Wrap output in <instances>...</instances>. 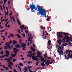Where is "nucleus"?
<instances>
[{
  "label": "nucleus",
  "instance_id": "obj_1",
  "mask_svg": "<svg viewBox=\"0 0 72 72\" xmlns=\"http://www.w3.org/2000/svg\"><path fill=\"white\" fill-rule=\"evenodd\" d=\"M37 8L39 14H40L41 15H44V16L45 18L47 17L46 15V11L45 10H44V11H43V8H40V6L37 5Z\"/></svg>",
  "mask_w": 72,
  "mask_h": 72
},
{
  "label": "nucleus",
  "instance_id": "obj_2",
  "mask_svg": "<svg viewBox=\"0 0 72 72\" xmlns=\"http://www.w3.org/2000/svg\"><path fill=\"white\" fill-rule=\"evenodd\" d=\"M29 9H32V10H37V7H36L35 4H30L29 6Z\"/></svg>",
  "mask_w": 72,
  "mask_h": 72
},
{
  "label": "nucleus",
  "instance_id": "obj_3",
  "mask_svg": "<svg viewBox=\"0 0 72 72\" xmlns=\"http://www.w3.org/2000/svg\"><path fill=\"white\" fill-rule=\"evenodd\" d=\"M66 42H70V41H69V39H71V38L69 37L68 36H65L64 37V38H63V39L62 40H63L64 42L66 41L65 40H66Z\"/></svg>",
  "mask_w": 72,
  "mask_h": 72
},
{
  "label": "nucleus",
  "instance_id": "obj_4",
  "mask_svg": "<svg viewBox=\"0 0 72 72\" xmlns=\"http://www.w3.org/2000/svg\"><path fill=\"white\" fill-rule=\"evenodd\" d=\"M62 32H57V35L58 36H59L60 38H63V35L60 34L61 33H62Z\"/></svg>",
  "mask_w": 72,
  "mask_h": 72
},
{
  "label": "nucleus",
  "instance_id": "obj_5",
  "mask_svg": "<svg viewBox=\"0 0 72 72\" xmlns=\"http://www.w3.org/2000/svg\"><path fill=\"white\" fill-rule=\"evenodd\" d=\"M5 53H6V57H7V58H8L9 57V56H8V55H9V51L8 50H7L5 52Z\"/></svg>",
  "mask_w": 72,
  "mask_h": 72
},
{
  "label": "nucleus",
  "instance_id": "obj_6",
  "mask_svg": "<svg viewBox=\"0 0 72 72\" xmlns=\"http://www.w3.org/2000/svg\"><path fill=\"white\" fill-rule=\"evenodd\" d=\"M36 56H34V58H32V59L34 60H36L37 62H38V60H39V59L38 58L36 57Z\"/></svg>",
  "mask_w": 72,
  "mask_h": 72
},
{
  "label": "nucleus",
  "instance_id": "obj_7",
  "mask_svg": "<svg viewBox=\"0 0 72 72\" xmlns=\"http://www.w3.org/2000/svg\"><path fill=\"white\" fill-rule=\"evenodd\" d=\"M17 21L18 22V24H19V26H21V22H20V21L18 19L17 17Z\"/></svg>",
  "mask_w": 72,
  "mask_h": 72
},
{
  "label": "nucleus",
  "instance_id": "obj_8",
  "mask_svg": "<svg viewBox=\"0 0 72 72\" xmlns=\"http://www.w3.org/2000/svg\"><path fill=\"white\" fill-rule=\"evenodd\" d=\"M12 42L13 43V45H16V44H17L18 43V42L15 41V40H14Z\"/></svg>",
  "mask_w": 72,
  "mask_h": 72
},
{
  "label": "nucleus",
  "instance_id": "obj_9",
  "mask_svg": "<svg viewBox=\"0 0 72 72\" xmlns=\"http://www.w3.org/2000/svg\"><path fill=\"white\" fill-rule=\"evenodd\" d=\"M30 49H32L31 50V51H33V52H35V50L33 49V48L32 47H31Z\"/></svg>",
  "mask_w": 72,
  "mask_h": 72
},
{
  "label": "nucleus",
  "instance_id": "obj_10",
  "mask_svg": "<svg viewBox=\"0 0 72 72\" xmlns=\"http://www.w3.org/2000/svg\"><path fill=\"white\" fill-rule=\"evenodd\" d=\"M21 48H22V50H26V46H21Z\"/></svg>",
  "mask_w": 72,
  "mask_h": 72
},
{
  "label": "nucleus",
  "instance_id": "obj_11",
  "mask_svg": "<svg viewBox=\"0 0 72 72\" xmlns=\"http://www.w3.org/2000/svg\"><path fill=\"white\" fill-rule=\"evenodd\" d=\"M58 40H59V41L57 40L58 43H59V42H63V41H62L61 39H59V38H58Z\"/></svg>",
  "mask_w": 72,
  "mask_h": 72
},
{
  "label": "nucleus",
  "instance_id": "obj_12",
  "mask_svg": "<svg viewBox=\"0 0 72 72\" xmlns=\"http://www.w3.org/2000/svg\"><path fill=\"white\" fill-rule=\"evenodd\" d=\"M19 66H20L21 67H23L24 65L22 64V62H20L19 64Z\"/></svg>",
  "mask_w": 72,
  "mask_h": 72
},
{
  "label": "nucleus",
  "instance_id": "obj_13",
  "mask_svg": "<svg viewBox=\"0 0 72 72\" xmlns=\"http://www.w3.org/2000/svg\"><path fill=\"white\" fill-rule=\"evenodd\" d=\"M20 44H21L22 46H26V44H24V43H21Z\"/></svg>",
  "mask_w": 72,
  "mask_h": 72
},
{
  "label": "nucleus",
  "instance_id": "obj_14",
  "mask_svg": "<svg viewBox=\"0 0 72 72\" xmlns=\"http://www.w3.org/2000/svg\"><path fill=\"white\" fill-rule=\"evenodd\" d=\"M50 43H51V41L50 40H49V41H48V44L47 45L49 46V45H50Z\"/></svg>",
  "mask_w": 72,
  "mask_h": 72
},
{
  "label": "nucleus",
  "instance_id": "obj_15",
  "mask_svg": "<svg viewBox=\"0 0 72 72\" xmlns=\"http://www.w3.org/2000/svg\"><path fill=\"white\" fill-rule=\"evenodd\" d=\"M11 57H16V54H12L11 55Z\"/></svg>",
  "mask_w": 72,
  "mask_h": 72
},
{
  "label": "nucleus",
  "instance_id": "obj_16",
  "mask_svg": "<svg viewBox=\"0 0 72 72\" xmlns=\"http://www.w3.org/2000/svg\"><path fill=\"white\" fill-rule=\"evenodd\" d=\"M9 62L8 64H10V65H11V66H13V65H14V64H13V63H12V62Z\"/></svg>",
  "mask_w": 72,
  "mask_h": 72
},
{
  "label": "nucleus",
  "instance_id": "obj_17",
  "mask_svg": "<svg viewBox=\"0 0 72 72\" xmlns=\"http://www.w3.org/2000/svg\"><path fill=\"white\" fill-rule=\"evenodd\" d=\"M58 54L59 55H62H62H63V54H64L63 53V51H61V52H60L58 53Z\"/></svg>",
  "mask_w": 72,
  "mask_h": 72
},
{
  "label": "nucleus",
  "instance_id": "obj_18",
  "mask_svg": "<svg viewBox=\"0 0 72 72\" xmlns=\"http://www.w3.org/2000/svg\"><path fill=\"white\" fill-rule=\"evenodd\" d=\"M44 59H43V60H41V62H44V63H46V60H45L46 59H45V58H44Z\"/></svg>",
  "mask_w": 72,
  "mask_h": 72
},
{
  "label": "nucleus",
  "instance_id": "obj_19",
  "mask_svg": "<svg viewBox=\"0 0 72 72\" xmlns=\"http://www.w3.org/2000/svg\"><path fill=\"white\" fill-rule=\"evenodd\" d=\"M28 57H29L30 58H31V57H32V59L33 58H34V56H33L32 55H30L29 54H28Z\"/></svg>",
  "mask_w": 72,
  "mask_h": 72
},
{
  "label": "nucleus",
  "instance_id": "obj_20",
  "mask_svg": "<svg viewBox=\"0 0 72 72\" xmlns=\"http://www.w3.org/2000/svg\"><path fill=\"white\" fill-rule=\"evenodd\" d=\"M58 50L57 51V52L58 53H59L61 52V50H60V49L59 48H58Z\"/></svg>",
  "mask_w": 72,
  "mask_h": 72
},
{
  "label": "nucleus",
  "instance_id": "obj_21",
  "mask_svg": "<svg viewBox=\"0 0 72 72\" xmlns=\"http://www.w3.org/2000/svg\"><path fill=\"white\" fill-rule=\"evenodd\" d=\"M69 50H66L65 52L66 54H68V53H69Z\"/></svg>",
  "mask_w": 72,
  "mask_h": 72
},
{
  "label": "nucleus",
  "instance_id": "obj_22",
  "mask_svg": "<svg viewBox=\"0 0 72 72\" xmlns=\"http://www.w3.org/2000/svg\"><path fill=\"white\" fill-rule=\"evenodd\" d=\"M38 55H42V53H40L39 52H38L37 53V54H38Z\"/></svg>",
  "mask_w": 72,
  "mask_h": 72
},
{
  "label": "nucleus",
  "instance_id": "obj_23",
  "mask_svg": "<svg viewBox=\"0 0 72 72\" xmlns=\"http://www.w3.org/2000/svg\"><path fill=\"white\" fill-rule=\"evenodd\" d=\"M68 33H64V35H63V36H68Z\"/></svg>",
  "mask_w": 72,
  "mask_h": 72
},
{
  "label": "nucleus",
  "instance_id": "obj_24",
  "mask_svg": "<svg viewBox=\"0 0 72 72\" xmlns=\"http://www.w3.org/2000/svg\"><path fill=\"white\" fill-rule=\"evenodd\" d=\"M37 58H42V56L37 55Z\"/></svg>",
  "mask_w": 72,
  "mask_h": 72
},
{
  "label": "nucleus",
  "instance_id": "obj_25",
  "mask_svg": "<svg viewBox=\"0 0 72 72\" xmlns=\"http://www.w3.org/2000/svg\"><path fill=\"white\" fill-rule=\"evenodd\" d=\"M45 33H46V35H47V36H48V35H49V33H47V31H45Z\"/></svg>",
  "mask_w": 72,
  "mask_h": 72
},
{
  "label": "nucleus",
  "instance_id": "obj_26",
  "mask_svg": "<svg viewBox=\"0 0 72 72\" xmlns=\"http://www.w3.org/2000/svg\"><path fill=\"white\" fill-rule=\"evenodd\" d=\"M0 66H2L4 68V69H6V67L2 65H0Z\"/></svg>",
  "mask_w": 72,
  "mask_h": 72
},
{
  "label": "nucleus",
  "instance_id": "obj_27",
  "mask_svg": "<svg viewBox=\"0 0 72 72\" xmlns=\"http://www.w3.org/2000/svg\"><path fill=\"white\" fill-rule=\"evenodd\" d=\"M5 14L6 15H7V14H8L7 16H8V14H9V12H8V11L7 12V13H6V12H5Z\"/></svg>",
  "mask_w": 72,
  "mask_h": 72
},
{
  "label": "nucleus",
  "instance_id": "obj_28",
  "mask_svg": "<svg viewBox=\"0 0 72 72\" xmlns=\"http://www.w3.org/2000/svg\"><path fill=\"white\" fill-rule=\"evenodd\" d=\"M8 4H10V9H12V8H11V6H10V1H9L8 2Z\"/></svg>",
  "mask_w": 72,
  "mask_h": 72
},
{
  "label": "nucleus",
  "instance_id": "obj_29",
  "mask_svg": "<svg viewBox=\"0 0 72 72\" xmlns=\"http://www.w3.org/2000/svg\"><path fill=\"white\" fill-rule=\"evenodd\" d=\"M5 39H6L5 37L4 36L3 38V41H5Z\"/></svg>",
  "mask_w": 72,
  "mask_h": 72
},
{
  "label": "nucleus",
  "instance_id": "obj_30",
  "mask_svg": "<svg viewBox=\"0 0 72 72\" xmlns=\"http://www.w3.org/2000/svg\"><path fill=\"white\" fill-rule=\"evenodd\" d=\"M43 37H44V36H45V32L44 31V30L43 31Z\"/></svg>",
  "mask_w": 72,
  "mask_h": 72
},
{
  "label": "nucleus",
  "instance_id": "obj_31",
  "mask_svg": "<svg viewBox=\"0 0 72 72\" xmlns=\"http://www.w3.org/2000/svg\"><path fill=\"white\" fill-rule=\"evenodd\" d=\"M10 36H11V37H12L13 38L14 37V35H13L12 34H11L10 35Z\"/></svg>",
  "mask_w": 72,
  "mask_h": 72
},
{
  "label": "nucleus",
  "instance_id": "obj_32",
  "mask_svg": "<svg viewBox=\"0 0 72 72\" xmlns=\"http://www.w3.org/2000/svg\"><path fill=\"white\" fill-rule=\"evenodd\" d=\"M14 53H15V54H17V52L16 51H14Z\"/></svg>",
  "mask_w": 72,
  "mask_h": 72
},
{
  "label": "nucleus",
  "instance_id": "obj_33",
  "mask_svg": "<svg viewBox=\"0 0 72 72\" xmlns=\"http://www.w3.org/2000/svg\"><path fill=\"white\" fill-rule=\"evenodd\" d=\"M12 13H10L9 15V16H10V17H11L12 15V14H13V12H12Z\"/></svg>",
  "mask_w": 72,
  "mask_h": 72
},
{
  "label": "nucleus",
  "instance_id": "obj_34",
  "mask_svg": "<svg viewBox=\"0 0 72 72\" xmlns=\"http://www.w3.org/2000/svg\"><path fill=\"white\" fill-rule=\"evenodd\" d=\"M8 67H9V68H10V69H12V66H10V65H8Z\"/></svg>",
  "mask_w": 72,
  "mask_h": 72
},
{
  "label": "nucleus",
  "instance_id": "obj_35",
  "mask_svg": "<svg viewBox=\"0 0 72 72\" xmlns=\"http://www.w3.org/2000/svg\"><path fill=\"white\" fill-rule=\"evenodd\" d=\"M7 1H8V0H4V4L5 5V3H6Z\"/></svg>",
  "mask_w": 72,
  "mask_h": 72
},
{
  "label": "nucleus",
  "instance_id": "obj_36",
  "mask_svg": "<svg viewBox=\"0 0 72 72\" xmlns=\"http://www.w3.org/2000/svg\"><path fill=\"white\" fill-rule=\"evenodd\" d=\"M9 61H10V62H11L12 61V60H11V59H10V58H8V60L7 61V62H9Z\"/></svg>",
  "mask_w": 72,
  "mask_h": 72
},
{
  "label": "nucleus",
  "instance_id": "obj_37",
  "mask_svg": "<svg viewBox=\"0 0 72 72\" xmlns=\"http://www.w3.org/2000/svg\"><path fill=\"white\" fill-rule=\"evenodd\" d=\"M22 40H21V39H20V41L19 42V44H21L22 43Z\"/></svg>",
  "mask_w": 72,
  "mask_h": 72
},
{
  "label": "nucleus",
  "instance_id": "obj_38",
  "mask_svg": "<svg viewBox=\"0 0 72 72\" xmlns=\"http://www.w3.org/2000/svg\"><path fill=\"white\" fill-rule=\"evenodd\" d=\"M46 61H47V62H46L45 63V64L47 65V64H48V62H49V60H47Z\"/></svg>",
  "mask_w": 72,
  "mask_h": 72
},
{
  "label": "nucleus",
  "instance_id": "obj_39",
  "mask_svg": "<svg viewBox=\"0 0 72 72\" xmlns=\"http://www.w3.org/2000/svg\"><path fill=\"white\" fill-rule=\"evenodd\" d=\"M13 61L14 62H16V59H14L13 60Z\"/></svg>",
  "mask_w": 72,
  "mask_h": 72
},
{
  "label": "nucleus",
  "instance_id": "obj_40",
  "mask_svg": "<svg viewBox=\"0 0 72 72\" xmlns=\"http://www.w3.org/2000/svg\"><path fill=\"white\" fill-rule=\"evenodd\" d=\"M4 49H5L6 50L8 49V48H7V46H4Z\"/></svg>",
  "mask_w": 72,
  "mask_h": 72
},
{
  "label": "nucleus",
  "instance_id": "obj_41",
  "mask_svg": "<svg viewBox=\"0 0 72 72\" xmlns=\"http://www.w3.org/2000/svg\"><path fill=\"white\" fill-rule=\"evenodd\" d=\"M22 35L24 37H25V34H22Z\"/></svg>",
  "mask_w": 72,
  "mask_h": 72
},
{
  "label": "nucleus",
  "instance_id": "obj_42",
  "mask_svg": "<svg viewBox=\"0 0 72 72\" xmlns=\"http://www.w3.org/2000/svg\"><path fill=\"white\" fill-rule=\"evenodd\" d=\"M7 48H8V49H11V48L9 46H7Z\"/></svg>",
  "mask_w": 72,
  "mask_h": 72
},
{
  "label": "nucleus",
  "instance_id": "obj_43",
  "mask_svg": "<svg viewBox=\"0 0 72 72\" xmlns=\"http://www.w3.org/2000/svg\"><path fill=\"white\" fill-rule=\"evenodd\" d=\"M28 54H31V53H32V51H29V52H28Z\"/></svg>",
  "mask_w": 72,
  "mask_h": 72
},
{
  "label": "nucleus",
  "instance_id": "obj_44",
  "mask_svg": "<svg viewBox=\"0 0 72 72\" xmlns=\"http://www.w3.org/2000/svg\"><path fill=\"white\" fill-rule=\"evenodd\" d=\"M20 26H21V27H22V28H24V25H21Z\"/></svg>",
  "mask_w": 72,
  "mask_h": 72
},
{
  "label": "nucleus",
  "instance_id": "obj_45",
  "mask_svg": "<svg viewBox=\"0 0 72 72\" xmlns=\"http://www.w3.org/2000/svg\"><path fill=\"white\" fill-rule=\"evenodd\" d=\"M9 44H12V40L10 41V42H8Z\"/></svg>",
  "mask_w": 72,
  "mask_h": 72
},
{
  "label": "nucleus",
  "instance_id": "obj_46",
  "mask_svg": "<svg viewBox=\"0 0 72 72\" xmlns=\"http://www.w3.org/2000/svg\"><path fill=\"white\" fill-rule=\"evenodd\" d=\"M0 54L3 55V54H4V52L3 51H1V53H0Z\"/></svg>",
  "mask_w": 72,
  "mask_h": 72
},
{
  "label": "nucleus",
  "instance_id": "obj_47",
  "mask_svg": "<svg viewBox=\"0 0 72 72\" xmlns=\"http://www.w3.org/2000/svg\"><path fill=\"white\" fill-rule=\"evenodd\" d=\"M25 32L27 33V34H28V31H27V30H25Z\"/></svg>",
  "mask_w": 72,
  "mask_h": 72
},
{
  "label": "nucleus",
  "instance_id": "obj_48",
  "mask_svg": "<svg viewBox=\"0 0 72 72\" xmlns=\"http://www.w3.org/2000/svg\"><path fill=\"white\" fill-rule=\"evenodd\" d=\"M11 19H14V17H13L11 16L10 17Z\"/></svg>",
  "mask_w": 72,
  "mask_h": 72
},
{
  "label": "nucleus",
  "instance_id": "obj_49",
  "mask_svg": "<svg viewBox=\"0 0 72 72\" xmlns=\"http://www.w3.org/2000/svg\"><path fill=\"white\" fill-rule=\"evenodd\" d=\"M0 7L1 8V10L2 11H3V9H2V6H0Z\"/></svg>",
  "mask_w": 72,
  "mask_h": 72
},
{
  "label": "nucleus",
  "instance_id": "obj_50",
  "mask_svg": "<svg viewBox=\"0 0 72 72\" xmlns=\"http://www.w3.org/2000/svg\"><path fill=\"white\" fill-rule=\"evenodd\" d=\"M4 60H7L8 62V59L7 58H4Z\"/></svg>",
  "mask_w": 72,
  "mask_h": 72
},
{
  "label": "nucleus",
  "instance_id": "obj_51",
  "mask_svg": "<svg viewBox=\"0 0 72 72\" xmlns=\"http://www.w3.org/2000/svg\"><path fill=\"white\" fill-rule=\"evenodd\" d=\"M43 26H40V29H44V27H43Z\"/></svg>",
  "mask_w": 72,
  "mask_h": 72
},
{
  "label": "nucleus",
  "instance_id": "obj_52",
  "mask_svg": "<svg viewBox=\"0 0 72 72\" xmlns=\"http://www.w3.org/2000/svg\"><path fill=\"white\" fill-rule=\"evenodd\" d=\"M9 58L10 59H13V57L11 56H10L9 57Z\"/></svg>",
  "mask_w": 72,
  "mask_h": 72
},
{
  "label": "nucleus",
  "instance_id": "obj_53",
  "mask_svg": "<svg viewBox=\"0 0 72 72\" xmlns=\"http://www.w3.org/2000/svg\"><path fill=\"white\" fill-rule=\"evenodd\" d=\"M32 40L30 41V45H31L32 43Z\"/></svg>",
  "mask_w": 72,
  "mask_h": 72
},
{
  "label": "nucleus",
  "instance_id": "obj_54",
  "mask_svg": "<svg viewBox=\"0 0 72 72\" xmlns=\"http://www.w3.org/2000/svg\"><path fill=\"white\" fill-rule=\"evenodd\" d=\"M6 71L9 70V68H8V67H6Z\"/></svg>",
  "mask_w": 72,
  "mask_h": 72
},
{
  "label": "nucleus",
  "instance_id": "obj_55",
  "mask_svg": "<svg viewBox=\"0 0 72 72\" xmlns=\"http://www.w3.org/2000/svg\"><path fill=\"white\" fill-rule=\"evenodd\" d=\"M18 48H21V45H20L18 44Z\"/></svg>",
  "mask_w": 72,
  "mask_h": 72
},
{
  "label": "nucleus",
  "instance_id": "obj_56",
  "mask_svg": "<svg viewBox=\"0 0 72 72\" xmlns=\"http://www.w3.org/2000/svg\"><path fill=\"white\" fill-rule=\"evenodd\" d=\"M2 31H0V32H4V31H5V30H2Z\"/></svg>",
  "mask_w": 72,
  "mask_h": 72
},
{
  "label": "nucleus",
  "instance_id": "obj_57",
  "mask_svg": "<svg viewBox=\"0 0 72 72\" xmlns=\"http://www.w3.org/2000/svg\"><path fill=\"white\" fill-rule=\"evenodd\" d=\"M15 48H18V44L16 45L15 46Z\"/></svg>",
  "mask_w": 72,
  "mask_h": 72
},
{
  "label": "nucleus",
  "instance_id": "obj_58",
  "mask_svg": "<svg viewBox=\"0 0 72 72\" xmlns=\"http://www.w3.org/2000/svg\"><path fill=\"white\" fill-rule=\"evenodd\" d=\"M39 62H38L36 63V66H37L38 64H39Z\"/></svg>",
  "mask_w": 72,
  "mask_h": 72
},
{
  "label": "nucleus",
  "instance_id": "obj_59",
  "mask_svg": "<svg viewBox=\"0 0 72 72\" xmlns=\"http://www.w3.org/2000/svg\"><path fill=\"white\" fill-rule=\"evenodd\" d=\"M47 21H49V17H48L47 19H46Z\"/></svg>",
  "mask_w": 72,
  "mask_h": 72
},
{
  "label": "nucleus",
  "instance_id": "obj_60",
  "mask_svg": "<svg viewBox=\"0 0 72 72\" xmlns=\"http://www.w3.org/2000/svg\"><path fill=\"white\" fill-rule=\"evenodd\" d=\"M14 51H16L17 50V48H14Z\"/></svg>",
  "mask_w": 72,
  "mask_h": 72
},
{
  "label": "nucleus",
  "instance_id": "obj_61",
  "mask_svg": "<svg viewBox=\"0 0 72 72\" xmlns=\"http://www.w3.org/2000/svg\"><path fill=\"white\" fill-rule=\"evenodd\" d=\"M69 58H72V55H71L69 57Z\"/></svg>",
  "mask_w": 72,
  "mask_h": 72
},
{
  "label": "nucleus",
  "instance_id": "obj_62",
  "mask_svg": "<svg viewBox=\"0 0 72 72\" xmlns=\"http://www.w3.org/2000/svg\"><path fill=\"white\" fill-rule=\"evenodd\" d=\"M71 50H69V53H70V54H71Z\"/></svg>",
  "mask_w": 72,
  "mask_h": 72
},
{
  "label": "nucleus",
  "instance_id": "obj_63",
  "mask_svg": "<svg viewBox=\"0 0 72 72\" xmlns=\"http://www.w3.org/2000/svg\"><path fill=\"white\" fill-rule=\"evenodd\" d=\"M27 69H25V70L24 71V72H26L27 71Z\"/></svg>",
  "mask_w": 72,
  "mask_h": 72
},
{
  "label": "nucleus",
  "instance_id": "obj_64",
  "mask_svg": "<svg viewBox=\"0 0 72 72\" xmlns=\"http://www.w3.org/2000/svg\"><path fill=\"white\" fill-rule=\"evenodd\" d=\"M10 44H7V45L6 46H10Z\"/></svg>",
  "mask_w": 72,
  "mask_h": 72
}]
</instances>
